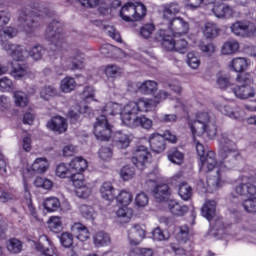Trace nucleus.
<instances>
[{
	"instance_id": "obj_1",
	"label": "nucleus",
	"mask_w": 256,
	"mask_h": 256,
	"mask_svg": "<svg viewBox=\"0 0 256 256\" xmlns=\"http://www.w3.org/2000/svg\"><path fill=\"white\" fill-rule=\"evenodd\" d=\"M194 143L196 145L197 155L200 157V171L202 173H209L213 169H216V176L208 177L206 183L200 180L197 184V189L201 193H213V191H217V189H221L225 185V171L231 169V164L227 163V161L217 163L215 152L213 151H208L205 154V146L196 137H194Z\"/></svg>"
},
{
	"instance_id": "obj_2",
	"label": "nucleus",
	"mask_w": 256,
	"mask_h": 256,
	"mask_svg": "<svg viewBox=\"0 0 256 256\" xmlns=\"http://www.w3.org/2000/svg\"><path fill=\"white\" fill-rule=\"evenodd\" d=\"M161 103V98H141L138 102H130L120 111L121 121L126 127L135 129L141 127L146 131L153 129V120L145 115L137 116L139 111H153Z\"/></svg>"
},
{
	"instance_id": "obj_3",
	"label": "nucleus",
	"mask_w": 256,
	"mask_h": 256,
	"mask_svg": "<svg viewBox=\"0 0 256 256\" xmlns=\"http://www.w3.org/2000/svg\"><path fill=\"white\" fill-rule=\"evenodd\" d=\"M70 171L72 175V183L75 188V193L80 199H87L91 196V186L85 180V176L82 173L87 171L89 167L85 158L78 156L73 158L69 163Z\"/></svg>"
},
{
	"instance_id": "obj_4",
	"label": "nucleus",
	"mask_w": 256,
	"mask_h": 256,
	"mask_svg": "<svg viewBox=\"0 0 256 256\" xmlns=\"http://www.w3.org/2000/svg\"><path fill=\"white\" fill-rule=\"evenodd\" d=\"M187 117L193 137H201L204 133L209 139L217 137V125L207 112H198L196 115L188 114Z\"/></svg>"
},
{
	"instance_id": "obj_5",
	"label": "nucleus",
	"mask_w": 256,
	"mask_h": 256,
	"mask_svg": "<svg viewBox=\"0 0 256 256\" xmlns=\"http://www.w3.org/2000/svg\"><path fill=\"white\" fill-rule=\"evenodd\" d=\"M179 4H166L163 9L164 23L168 26L169 31L174 37L187 35L189 33V22L181 17H175L179 13Z\"/></svg>"
},
{
	"instance_id": "obj_6",
	"label": "nucleus",
	"mask_w": 256,
	"mask_h": 256,
	"mask_svg": "<svg viewBox=\"0 0 256 256\" xmlns=\"http://www.w3.org/2000/svg\"><path fill=\"white\" fill-rule=\"evenodd\" d=\"M103 115L96 119L94 123V135L98 141H109L111 139L112 128L107 117L121 115V106L117 103L109 102L102 110Z\"/></svg>"
},
{
	"instance_id": "obj_7",
	"label": "nucleus",
	"mask_w": 256,
	"mask_h": 256,
	"mask_svg": "<svg viewBox=\"0 0 256 256\" xmlns=\"http://www.w3.org/2000/svg\"><path fill=\"white\" fill-rule=\"evenodd\" d=\"M103 115L96 119L94 123V135L98 141H109L111 139L112 128L107 117L121 115V106L117 103L109 102L102 110Z\"/></svg>"
},
{
	"instance_id": "obj_8",
	"label": "nucleus",
	"mask_w": 256,
	"mask_h": 256,
	"mask_svg": "<svg viewBox=\"0 0 256 256\" xmlns=\"http://www.w3.org/2000/svg\"><path fill=\"white\" fill-rule=\"evenodd\" d=\"M103 115L96 119L94 123V135L98 141H109L111 139L112 128L107 117L121 115V106L117 103L109 102L102 110Z\"/></svg>"
},
{
	"instance_id": "obj_9",
	"label": "nucleus",
	"mask_w": 256,
	"mask_h": 256,
	"mask_svg": "<svg viewBox=\"0 0 256 256\" xmlns=\"http://www.w3.org/2000/svg\"><path fill=\"white\" fill-rule=\"evenodd\" d=\"M39 17H51V11L39 3H34L20 11L18 21L26 33H31Z\"/></svg>"
},
{
	"instance_id": "obj_10",
	"label": "nucleus",
	"mask_w": 256,
	"mask_h": 256,
	"mask_svg": "<svg viewBox=\"0 0 256 256\" xmlns=\"http://www.w3.org/2000/svg\"><path fill=\"white\" fill-rule=\"evenodd\" d=\"M171 191H169V186L167 184L157 186L154 189V199L158 203H167L168 209L172 215L176 217H183L185 213L189 211V208L186 205L179 203L177 200L170 199Z\"/></svg>"
},
{
	"instance_id": "obj_11",
	"label": "nucleus",
	"mask_w": 256,
	"mask_h": 256,
	"mask_svg": "<svg viewBox=\"0 0 256 256\" xmlns=\"http://www.w3.org/2000/svg\"><path fill=\"white\" fill-rule=\"evenodd\" d=\"M241 183L234 188L236 195L240 197H255L256 186L251 183H256V173L253 170L246 169L240 176Z\"/></svg>"
},
{
	"instance_id": "obj_12",
	"label": "nucleus",
	"mask_w": 256,
	"mask_h": 256,
	"mask_svg": "<svg viewBox=\"0 0 256 256\" xmlns=\"http://www.w3.org/2000/svg\"><path fill=\"white\" fill-rule=\"evenodd\" d=\"M165 139L170 143H177V136H175V134L169 130H167L164 135L159 133H152L148 137L150 149L154 153H163V151H165Z\"/></svg>"
},
{
	"instance_id": "obj_13",
	"label": "nucleus",
	"mask_w": 256,
	"mask_h": 256,
	"mask_svg": "<svg viewBox=\"0 0 256 256\" xmlns=\"http://www.w3.org/2000/svg\"><path fill=\"white\" fill-rule=\"evenodd\" d=\"M50 163L49 160L45 157H39L36 158L32 165L28 166L26 170L23 172V185L25 186V181L26 183L29 184L27 179L29 177H33L34 173H37L38 175H43V173H47L49 171Z\"/></svg>"
},
{
	"instance_id": "obj_14",
	"label": "nucleus",
	"mask_w": 256,
	"mask_h": 256,
	"mask_svg": "<svg viewBox=\"0 0 256 256\" xmlns=\"http://www.w3.org/2000/svg\"><path fill=\"white\" fill-rule=\"evenodd\" d=\"M33 243L34 249L42 256H59L57 248L53 245V241L47 237V235H41L38 242L35 240H29Z\"/></svg>"
},
{
	"instance_id": "obj_15",
	"label": "nucleus",
	"mask_w": 256,
	"mask_h": 256,
	"mask_svg": "<svg viewBox=\"0 0 256 256\" xmlns=\"http://www.w3.org/2000/svg\"><path fill=\"white\" fill-rule=\"evenodd\" d=\"M46 39L52 43L56 48L63 46V28L59 21H53L46 28Z\"/></svg>"
},
{
	"instance_id": "obj_16",
	"label": "nucleus",
	"mask_w": 256,
	"mask_h": 256,
	"mask_svg": "<svg viewBox=\"0 0 256 256\" xmlns=\"http://www.w3.org/2000/svg\"><path fill=\"white\" fill-rule=\"evenodd\" d=\"M2 49L8 53L13 61H25L29 57L27 49L23 45L13 44L10 42H2Z\"/></svg>"
},
{
	"instance_id": "obj_17",
	"label": "nucleus",
	"mask_w": 256,
	"mask_h": 256,
	"mask_svg": "<svg viewBox=\"0 0 256 256\" xmlns=\"http://www.w3.org/2000/svg\"><path fill=\"white\" fill-rule=\"evenodd\" d=\"M151 159V153L145 146H138L133 152L132 155V163L139 169L143 171L147 165H149V161Z\"/></svg>"
},
{
	"instance_id": "obj_18",
	"label": "nucleus",
	"mask_w": 256,
	"mask_h": 256,
	"mask_svg": "<svg viewBox=\"0 0 256 256\" xmlns=\"http://www.w3.org/2000/svg\"><path fill=\"white\" fill-rule=\"evenodd\" d=\"M220 147V155L222 159H235L239 155V152L237 151V145H235V142L231 141L227 135H222L220 138Z\"/></svg>"
},
{
	"instance_id": "obj_19",
	"label": "nucleus",
	"mask_w": 256,
	"mask_h": 256,
	"mask_svg": "<svg viewBox=\"0 0 256 256\" xmlns=\"http://www.w3.org/2000/svg\"><path fill=\"white\" fill-rule=\"evenodd\" d=\"M157 82L153 80H146L142 82L140 85L135 82H129L128 83V91L131 93H135L137 89L143 93V95H155L157 93Z\"/></svg>"
},
{
	"instance_id": "obj_20",
	"label": "nucleus",
	"mask_w": 256,
	"mask_h": 256,
	"mask_svg": "<svg viewBox=\"0 0 256 256\" xmlns=\"http://www.w3.org/2000/svg\"><path fill=\"white\" fill-rule=\"evenodd\" d=\"M231 31L234 33V35H237L238 37H245V35H251V32H253V23L242 20V21H236L231 26Z\"/></svg>"
},
{
	"instance_id": "obj_21",
	"label": "nucleus",
	"mask_w": 256,
	"mask_h": 256,
	"mask_svg": "<svg viewBox=\"0 0 256 256\" xmlns=\"http://www.w3.org/2000/svg\"><path fill=\"white\" fill-rule=\"evenodd\" d=\"M71 232L76 239L82 243H85V241H89V239H91V232H89V228L82 223L75 222L72 224Z\"/></svg>"
},
{
	"instance_id": "obj_22",
	"label": "nucleus",
	"mask_w": 256,
	"mask_h": 256,
	"mask_svg": "<svg viewBox=\"0 0 256 256\" xmlns=\"http://www.w3.org/2000/svg\"><path fill=\"white\" fill-rule=\"evenodd\" d=\"M143 239H145V230L141 226L135 225L128 231V241L132 247L139 245Z\"/></svg>"
},
{
	"instance_id": "obj_23",
	"label": "nucleus",
	"mask_w": 256,
	"mask_h": 256,
	"mask_svg": "<svg viewBox=\"0 0 256 256\" xmlns=\"http://www.w3.org/2000/svg\"><path fill=\"white\" fill-rule=\"evenodd\" d=\"M156 39L161 41L165 51H175V39H173V36L167 34V30L160 29L157 32Z\"/></svg>"
},
{
	"instance_id": "obj_24",
	"label": "nucleus",
	"mask_w": 256,
	"mask_h": 256,
	"mask_svg": "<svg viewBox=\"0 0 256 256\" xmlns=\"http://www.w3.org/2000/svg\"><path fill=\"white\" fill-rule=\"evenodd\" d=\"M212 12L217 19H230V17L235 15V10L233 7L227 4H216L212 7Z\"/></svg>"
},
{
	"instance_id": "obj_25",
	"label": "nucleus",
	"mask_w": 256,
	"mask_h": 256,
	"mask_svg": "<svg viewBox=\"0 0 256 256\" xmlns=\"http://www.w3.org/2000/svg\"><path fill=\"white\" fill-rule=\"evenodd\" d=\"M47 127L54 133H65L67 131V120L61 116H55L47 122Z\"/></svg>"
},
{
	"instance_id": "obj_26",
	"label": "nucleus",
	"mask_w": 256,
	"mask_h": 256,
	"mask_svg": "<svg viewBox=\"0 0 256 256\" xmlns=\"http://www.w3.org/2000/svg\"><path fill=\"white\" fill-rule=\"evenodd\" d=\"M116 189L113 187V184L111 182H104L100 186L99 193L102 197V199H105V201H115L117 193L115 192Z\"/></svg>"
},
{
	"instance_id": "obj_27",
	"label": "nucleus",
	"mask_w": 256,
	"mask_h": 256,
	"mask_svg": "<svg viewBox=\"0 0 256 256\" xmlns=\"http://www.w3.org/2000/svg\"><path fill=\"white\" fill-rule=\"evenodd\" d=\"M133 218V208L129 206H122L116 211V221L120 225H125L129 223Z\"/></svg>"
},
{
	"instance_id": "obj_28",
	"label": "nucleus",
	"mask_w": 256,
	"mask_h": 256,
	"mask_svg": "<svg viewBox=\"0 0 256 256\" xmlns=\"http://www.w3.org/2000/svg\"><path fill=\"white\" fill-rule=\"evenodd\" d=\"M217 213V202L215 200H206L202 206V215L207 221H213Z\"/></svg>"
},
{
	"instance_id": "obj_29",
	"label": "nucleus",
	"mask_w": 256,
	"mask_h": 256,
	"mask_svg": "<svg viewBox=\"0 0 256 256\" xmlns=\"http://www.w3.org/2000/svg\"><path fill=\"white\" fill-rule=\"evenodd\" d=\"M31 185L24 181V191H25V201L28 208V213L35 219L36 221L39 219V214H37V208L33 206V202H31V192H29Z\"/></svg>"
},
{
	"instance_id": "obj_30",
	"label": "nucleus",
	"mask_w": 256,
	"mask_h": 256,
	"mask_svg": "<svg viewBox=\"0 0 256 256\" xmlns=\"http://www.w3.org/2000/svg\"><path fill=\"white\" fill-rule=\"evenodd\" d=\"M46 225L52 233H61L63 231V218L61 216H50Z\"/></svg>"
},
{
	"instance_id": "obj_31",
	"label": "nucleus",
	"mask_w": 256,
	"mask_h": 256,
	"mask_svg": "<svg viewBox=\"0 0 256 256\" xmlns=\"http://www.w3.org/2000/svg\"><path fill=\"white\" fill-rule=\"evenodd\" d=\"M120 17L128 23L135 21L134 3L128 2L125 4L120 10Z\"/></svg>"
},
{
	"instance_id": "obj_32",
	"label": "nucleus",
	"mask_w": 256,
	"mask_h": 256,
	"mask_svg": "<svg viewBox=\"0 0 256 256\" xmlns=\"http://www.w3.org/2000/svg\"><path fill=\"white\" fill-rule=\"evenodd\" d=\"M114 143L118 149H127L131 143V136L123 132H116Z\"/></svg>"
},
{
	"instance_id": "obj_33",
	"label": "nucleus",
	"mask_w": 256,
	"mask_h": 256,
	"mask_svg": "<svg viewBox=\"0 0 256 256\" xmlns=\"http://www.w3.org/2000/svg\"><path fill=\"white\" fill-rule=\"evenodd\" d=\"M232 91L236 97H255L256 92L250 85L235 86Z\"/></svg>"
},
{
	"instance_id": "obj_34",
	"label": "nucleus",
	"mask_w": 256,
	"mask_h": 256,
	"mask_svg": "<svg viewBox=\"0 0 256 256\" xmlns=\"http://www.w3.org/2000/svg\"><path fill=\"white\" fill-rule=\"evenodd\" d=\"M93 241L95 247H107V245H111V236L105 231H99L93 236Z\"/></svg>"
},
{
	"instance_id": "obj_35",
	"label": "nucleus",
	"mask_w": 256,
	"mask_h": 256,
	"mask_svg": "<svg viewBox=\"0 0 256 256\" xmlns=\"http://www.w3.org/2000/svg\"><path fill=\"white\" fill-rule=\"evenodd\" d=\"M29 67L25 66L24 64H17L16 66L12 67L11 76L14 79H23L25 77H29Z\"/></svg>"
},
{
	"instance_id": "obj_36",
	"label": "nucleus",
	"mask_w": 256,
	"mask_h": 256,
	"mask_svg": "<svg viewBox=\"0 0 256 256\" xmlns=\"http://www.w3.org/2000/svg\"><path fill=\"white\" fill-rule=\"evenodd\" d=\"M43 207L48 213H55V211H59L61 202L57 197H49L43 201Z\"/></svg>"
},
{
	"instance_id": "obj_37",
	"label": "nucleus",
	"mask_w": 256,
	"mask_h": 256,
	"mask_svg": "<svg viewBox=\"0 0 256 256\" xmlns=\"http://www.w3.org/2000/svg\"><path fill=\"white\" fill-rule=\"evenodd\" d=\"M227 231H229V229L227 227H225L223 220L218 219L215 222V224H213L211 233H212V235H214V237H218V239H223L225 237V235L227 234Z\"/></svg>"
},
{
	"instance_id": "obj_38",
	"label": "nucleus",
	"mask_w": 256,
	"mask_h": 256,
	"mask_svg": "<svg viewBox=\"0 0 256 256\" xmlns=\"http://www.w3.org/2000/svg\"><path fill=\"white\" fill-rule=\"evenodd\" d=\"M76 87L77 82L75 81V78L71 76L63 78L60 82V89L63 93H71V91H75Z\"/></svg>"
},
{
	"instance_id": "obj_39",
	"label": "nucleus",
	"mask_w": 256,
	"mask_h": 256,
	"mask_svg": "<svg viewBox=\"0 0 256 256\" xmlns=\"http://www.w3.org/2000/svg\"><path fill=\"white\" fill-rule=\"evenodd\" d=\"M6 249L9 253H21V251H23V242L17 238H11L6 243Z\"/></svg>"
},
{
	"instance_id": "obj_40",
	"label": "nucleus",
	"mask_w": 256,
	"mask_h": 256,
	"mask_svg": "<svg viewBox=\"0 0 256 256\" xmlns=\"http://www.w3.org/2000/svg\"><path fill=\"white\" fill-rule=\"evenodd\" d=\"M98 159L104 163H109L113 159V147L101 146L98 150Z\"/></svg>"
},
{
	"instance_id": "obj_41",
	"label": "nucleus",
	"mask_w": 256,
	"mask_h": 256,
	"mask_svg": "<svg viewBox=\"0 0 256 256\" xmlns=\"http://www.w3.org/2000/svg\"><path fill=\"white\" fill-rule=\"evenodd\" d=\"M115 199L117 203L123 207H127L128 205H131V202L133 201V194L127 190H121Z\"/></svg>"
},
{
	"instance_id": "obj_42",
	"label": "nucleus",
	"mask_w": 256,
	"mask_h": 256,
	"mask_svg": "<svg viewBox=\"0 0 256 256\" xmlns=\"http://www.w3.org/2000/svg\"><path fill=\"white\" fill-rule=\"evenodd\" d=\"M34 186L45 191H51L53 189V181L45 177H36L34 180Z\"/></svg>"
},
{
	"instance_id": "obj_43",
	"label": "nucleus",
	"mask_w": 256,
	"mask_h": 256,
	"mask_svg": "<svg viewBox=\"0 0 256 256\" xmlns=\"http://www.w3.org/2000/svg\"><path fill=\"white\" fill-rule=\"evenodd\" d=\"M184 160L185 154H183V152L177 149H172L168 152V161L171 163H174L175 165H181Z\"/></svg>"
},
{
	"instance_id": "obj_44",
	"label": "nucleus",
	"mask_w": 256,
	"mask_h": 256,
	"mask_svg": "<svg viewBox=\"0 0 256 256\" xmlns=\"http://www.w3.org/2000/svg\"><path fill=\"white\" fill-rule=\"evenodd\" d=\"M55 175L60 179H67L69 175H73V174L71 172V167L69 166V164L60 163L56 166Z\"/></svg>"
},
{
	"instance_id": "obj_45",
	"label": "nucleus",
	"mask_w": 256,
	"mask_h": 256,
	"mask_svg": "<svg viewBox=\"0 0 256 256\" xmlns=\"http://www.w3.org/2000/svg\"><path fill=\"white\" fill-rule=\"evenodd\" d=\"M176 239L179 243L186 244L189 243L191 239V232L189 231V227L187 226H180L179 231L176 234Z\"/></svg>"
},
{
	"instance_id": "obj_46",
	"label": "nucleus",
	"mask_w": 256,
	"mask_h": 256,
	"mask_svg": "<svg viewBox=\"0 0 256 256\" xmlns=\"http://www.w3.org/2000/svg\"><path fill=\"white\" fill-rule=\"evenodd\" d=\"M230 67H232L236 73H243V71L247 69V59L243 57L234 58L231 61Z\"/></svg>"
},
{
	"instance_id": "obj_47",
	"label": "nucleus",
	"mask_w": 256,
	"mask_h": 256,
	"mask_svg": "<svg viewBox=\"0 0 256 256\" xmlns=\"http://www.w3.org/2000/svg\"><path fill=\"white\" fill-rule=\"evenodd\" d=\"M219 111H221L223 115H227V117H230V119H243V117H245L243 111H235L229 106L220 107Z\"/></svg>"
},
{
	"instance_id": "obj_48",
	"label": "nucleus",
	"mask_w": 256,
	"mask_h": 256,
	"mask_svg": "<svg viewBox=\"0 0 256 256\" xmlns=\"http://www.w3.org/2000/svg\"><path fill=\"white\" fill-rule=\"evenodd\" d=\"M147 15V7L141 2L134 3V21H141Z\"/></svg>"
},
{
	"instance_id": "obj_49",
	"label": "nucleus",
	"mask_w": 256,
	"mask_h": 256,
	"mask_svg": "<svg viewBox=\"0 0 256 256\" xmlns=\"http://www.w3.org/2000/svg\"><path fill=\"white\" fill-rule=\"evenodd\" d=\"M237 51H239V42L237 41H228L222 46L223 55H233V53H237Z\"/></svg>"
},
{
	"instance_id": "obj_50",
	"label": "nucleus",
	"mask_w": 256,
	"mask_h": 256,
	"mask_svg": "<svg viewBox=\"0 0 256 256\" xmlns=\"http://www.w3.org/2000/svg\"><path fill=\"white\" fill-rule=\"evenodd\" d=\"M204 35L207 39H213V37H217L219 35V27L217 24L208 22L205 24Z\"/></svg>"
},
{
	"instance_id": "obj_51",
	"label": "nucleus",
	"mask_w": 256,
	"mask_h": 256,
	"mask_svg": "<svg viewBox=\"0 0 256 256\" xmlns=\"http://www.w3.org/2000/svg\"><path fill=\"white\" fill-rule=\"evenodd\" d=\"M187 7L190 9H198V7H201V5H212V7H215L217 4V0H187Z\"/></svg>"
},
{
	"instance_id": "obj_52",
	"label": "nucleus",
	"mask_w": 256,
	"mask_h": 256,
	"mask_svg": "<svg viewBox=\"0 0 256 256\" xmlns=\"http://www.w3.org/2000/svg\"><path fill=\"white\" fill-rule=\"evenodd\" d=\"M186 63L190 66L191 69H199V65H201V59H199V54L195 52H189L187 54Z\"/></svg>"
},
{
	"instance_id": "obj_53",
	"label": "nucleus",
	"mask_w": 256,
	"mask_h": 256,
	"mask_svg": "<svg viewBox=\"0 0 256 256\" xmlns=\"http://www.w3.org/2000/svg\"><path fill=\"white\" fill-rule=\"evenodd\" d=\"M178 195L183 199L184 201H189V198L193 195V189L189 184L183 183L179 186Z\"/></svg>"
},
{
	"instance_id": "obj_54",
	"label": "nucleus",
	"mask_w": 256,
	"mask_h": 256,
	"mask_svg": "<svg viewBox=\"0 0 256 256\" xmlns=\"http://www.w3.org/2000/svg\"><path fill=\"white\" fill-rule=\"evenodd\" d=\"M59 241L62 247H65V249H71V247H73V234L64 232L59 236Z\"/></svg>"
},
{
	"instance_id": "obj_55",
	"label": "nucleus",
	"mask_w": 256,
	"mask_h": 256,
	"mask_svg": "<svg viewBox=\"0 0 256 256\" xmlns=\"http://www.w3.org/2000/svg\"><path fill=\"white\" fill-rule=\"evenodd\" d=\"M79 211L85 219H95L97 217V212L91 206L81 205Z\"/></svg>"
},
{
	"instance_id": "obj_56",
	"label": "nucleus",
	"mask_w": 256,
	"mask_h": 256,
	"mask_svg": "<svg viewBox=\"0 0 256 256\" xmlns=\"http://www.w3.org/2000/svg\"><path fill=\"white\" fill-rule=\"evenodd\" d=\"M120 177L123 181H131L135 177V168L133 166H124L120 170Z\"/></svg>"
},
{
	"instance_id": "obj_57",
	"label": "nucleus",
	"mask_w": 256,
	"mask_h": 256,
	"mask_svg": "<svg viewBox=\"0 0 256 256\" xmlns=\"http://www.w3.org/2000/svg\"><path fill=\"white\" fill-rule=\"evenodd\" d=\"M70 69L72 71H77L79 69H83L85 67V60L83 56L77 55L70 59Z\"/></svg>"
},
{
	"instance_id": "obj_58",
	"label": "nucleus",
	"mask_w": 256,
	"mask_h": 256,
	"mask_svg": "<svg viewBox=\"0 0 256 256\" xmlns=\"http://www.w3.org/2000/svg\"><path fill=\"white\" fill-rule=\"evenodd\" d=\"M135 205L138 209H143L149 205V197L144 192H140L135 197Z\"/></svg>"
},
{
	"instance_id": "obj_59",
	"label": "nucleus",
	"mask_w": 256,
	"mask_h": 256,
	"mask_svg": "<svg viewBox=\"0 0 256 256\" xmlns=\"http://www.w3.org/2000/svg\"><path fill=\"white\" fill-rule=\"evenodd\" d=\"M45 53V49L41 45H35L31 48V50L28 52V55L32 57L35 61H39L43 57Z\"/></svg>"
},
{
	"instance_id": "obj_60",
	"label": "nucleus",
	"mask_w": 256,
	"mask_h": 256,
	"mask_svg": "<svg viewBox=\"0 0 256 256\" xmlns=\"http://www.w3.org/2000/svg\"><path fill=\"white\" fill-rule=\"evenodd\" d=\"M100 53L103 55V57H115L117 48L111 44H104L100 48Z\"/></svg>"
},
{
	"instance_id": "obj_61",
	"label": "nucleus",
	"mask_w": 256,
	"mask_h": 256,
	"mask_svg": "<svg viewBox=\"0 0 256 256\" xmlns=\"http://www.w3.org/2000/svg\"><path fill=\"white\" fill-rule=\"evenodd\" d=\"M152 238L154 241H167L169 239V232L161 230L157 227L152 231Z\"/></svg>"
},
{
	"instance_id": "obj_62",
	"label": "nucleus",
	"mask_w": 256,
	"mask_h": 256,
	"mask_svg": "<svg viewBox=\"0 0 256 256\" xmlns=\"http://www.w3.org/2000/svg\"><path fill=\"white\" fill-rule=\"evenodd\" d=\"M0 90L3 93H9L13 91V80L9 79L8 77L0 78Z\"/></svg>"
},
{
	"instance_id": "obj_63",
	"label": "nucleus",
	"mask_w": 256,
	"mask_h": 256,
	"mask_svg": "<svg viewBox=\"0 0 256 256\" xmlns=\"http://www.w3.org/2000/svg\"><path fill=\"white\" fill-rule=\"evenodd\" d=\"M242 207L247 213H256V197L244 200Z\"/></svg>"
},
{
	"instance_id": "obj_64",
	"label": "nucleus",
	"mask_w": 256,
	"mask_h": 256,
	"mask_svg": "<svg viewBox=\"0 0 256 256\" xmlns=\"http://www.w3.org/2000/svg\"><path fill=\"white\" fill-rule=\"evenodd\" d=\"M189 49V43L185 39L175 40L174 51L184 54Z\"/></svg>"
}]
</instances>
